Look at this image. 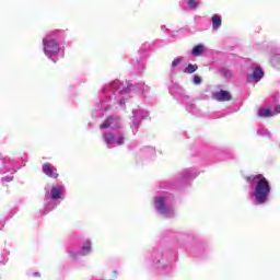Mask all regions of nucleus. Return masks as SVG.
<instances>
[{"instance_id":"1","label":"nucleus","mask_w":280,"mask_h":280,"mask_svg":"<svg viewBox=\"0 0 280 280\" xmlns=\"http://www.w3.org/2000/svg\"><path fill=\"white\" fill-rule=\"evenodd\" d=\"M245 180H247V183L256 182L253 196L257 205H266V202H268V197L270 196V191H272V186H270V182L262 174H257L255 176H247L245 177Z\"/></svg>"},{"instance_id":"2","label":"nucleus","mask_w":280,"mask_h":280,"mask_svg":"<svg viewBox=\"0 0 280 280\" xmlns=\"http://www.w3.org/2000/svg\"><path fill=\"white\" fill-rule=\"evenodd\" d=\"M44 54L51 58V56H56L60 51V44L56 42V39H44Z\"/></svg>"},{"instance_id":"3","label":"nucleus","mask_w":280,"mask_h":280,"mask_svg":"<svg viewBox=\"0 0 280 280\" xmlns=\"http://www.w3.org/2000/svg\"><path fill=\"white\" fill-rule=\"evenodd\" d=\"M121 118L108 116L103 124L100 126V128H103L104 130H107V128H110L113 126V121H116V125H114V129L117 130L121 128V124L119 122Z\"/></svg>"},{"instance_id":"4","label":"nucleus","mask_w":280,"mask_h":280,"mask_svg":"<svg viewBox=\"0 0 280 280\" xmlns=\"http://www.w3.org/2000/svg\"><path fill=\"white\" fill-rule=\"evenodd\" d=\"M213 98L217 100V102H231L233 100V96L231 95V92L220 90L219 92H215L213 94Z\"/></svg>"},{"instance_id":"5","label":"nucleus","mask_w":280,"mask_h":280,"mask_svg":"<svg viewBox=\"0 0 280 280\" xmlns=\"http://www.w3.org/2000/svg\"><path fill=\"white\" fill-rule=\"evenodd\" d=\"M264 78V70L261 68H255L253 73L247 77V82L252 84V82H259Z\"/></svg>"},{"instance_id":"6","label":"nucleus","mask_w":280,"mask_h":280,"mask_svg":"<svg viewBox=\"0 0 280 280\" xmlns=\"http://www.w3.org/2000/svg\"><path fill=\"white\" fill-rule=\"evenodd\" d=\"M43 172L46 176H49V178H58V171L49 163L43 165Z\"/></svg>"},{"instance_id":"7","label":"nucleus","mask_w":280,"mask_h":280,"mask_svg":"<svg viewBox=\"0 0 280 280\" xmlns=\"http://www.w3.org/2000/svg\"><path fill=\"white\" fill-rule=\"evenodd\" d=\"M155 209L160 212V213H167V208L165 207V197H158L155 199Z\"/></svg>"},{"instance_id":"8","label":"nucleus","mask_w":280,"mask_h":280,"mask_svg":"<svg viewBox=\"0 0 280 280\" xmlns=\"http://www.w3.org/2000/svg\"><path fill=\"white\" fill-rule=\"evenodd\" d=\"M65 194V188L62 187H52L50 190V196L52 200H60L62 198V195Z\"/></svg>"},{"instance_id":"9","label":"nucleus","mask_w":280,"mask_h":280,"mask_svg":"<svg viewBox=\"0 0 280 280\" xmlns=\"http://www.w3.org/2000/svg\"><path fill=\"white\" fill-rule=\"evenodd\" d=\"M222 26V18L218 14L212 15V30H220Z\"/></svg>"},{"instance_id":"10","label":"nucleus","mask_w":280,"mask_h":280,"mask_svg":"<svg viewBox=\"0 0 280 280\" xmlns=\"http://www.w3.org/2000/svg\"><path fill=\"white\" fill-rule=\"evenodd\" d=\"M203 51H205V46L203 45H197L192 48L191 56H194L195 58H198V56H202Z\"/></svg>"},{"instance_id":"11","label":"nucleus","mask_w":280,"mask_h":280,"mask_svg":"<svg viewBox=\"0 0 280 280\" xmlns=\"http://www.w3.org/2000/svg\"><path fill=\"white\" fill-rule=\"evenodd\" d=\"M258 117H275V115L272 114V110L268 108H261L258 112Z\"/></svg>"},{"instance_id":"12","label":"nucleus","mask_w":280,"mask_h":280,"mask_svg":"<svg viewBox=\"0 0 280 280\" xmlns=\"http://www.w3.org/2000/svg\"><path fill=\"white\" fill-rule=\"evenodd\" d=\"M187 5L190 8V10H198V7L200 5V0H187Z\"/></svg>"},{"instance_id":"13","label":"nucleus","mask_w":280,"mask_h":280,"mask_svg":"<svg viewBox=\"0 0 280 280\" xmlns=\"http://www.w3.org/2000/svg\"><path fill=\"white\" fill-rule=\"evenodd\" d=\"M195 71H198V65H191L189 63L188 67L185 68L184 73H195Z\"/></svg>"},{"instance_id":"14","label":"nucleus","mask_w":280,"mask_h":280,"mask_svg":"<svg viewBox=\"0 0 280 280\" xmlns=\"http://www.w3.org/2000/svg\"><path fill=\"white\" fill-rule=\"evenodd\" d=\"M103 139L105 140L107 145H110V143H113V141H115V136L113 133H105L103 136Z\"/></svg>"},{"instance_id":"15","label":"nucleus","mask_w":280,"mask_h":280,"mask_svg":"<svg viewBox=\"0 0 280 280\" xmlns=\"http://www.w3.org/2000/svg\"><path fill=\"white\" fill-rule=\"evenodd\" d=\"M83 255H89V253H91V241H86L83 243Z\"/></svg>"},{"instance_id":"16","label":"nucleus","mask_w":280,"mask_h":280,"mask_svg":"<svg viewBox=\"0 0 280 280\" xmlns=\"http://www.w3.org/2000/svg\"><path fill=\"white\" fill-rule=\"evenodd\" d=\"M202 79L200 78V75L196 74L194 77V84H201Z\"/></svg>"},{"instance_id":"17","label":"nucleus","mask_w":280,"mask_h":280,"mask_svg":"<svg viewBox=\"0 0 280 280\" xmlns=\"http://www.w3.org/2000/svg\"><path fill=\"white\" fill-rule=\"evenodd\" d=\"M178 65H180V58L174 59L172 62V67H178Z\"/></svg>"},{"instance_id":"18","label":"nucleus","mask_w":280,"mask_h":280,"mask_svg":"<svg viewBox=\"0 0 280 280\" xmlns=\"http://www.w3.org/2000/svg\"><path fill=\"white\" fill-rule=\"evenodd\" d=\"M273 115H279L280 114V105L276 107V110L272 112Z\"/></svg>"},{"instance_id":"19","label":"nucleus","mask_w":280,"mask_h":280,"mask_svg":"<svg viewBox=\"0 0 280 280\" xmlns=\"http://www.w3.org/2000/svg\"><path fill=\"white\" fill-rule=\"evenodd\" d=\"M118 145H124V137L117 139Z\"/></svg>"},{"instance_id":"20","label":"nucleus","mask_w":280,"mask_h":280,"mask_svg":"<svg viewBox=\"0 0 280 280\" xmlns=\"http://www.w3.org/2000/svg\"><path fill=\"white\" fill-rule=\"evenodd\" d=\"M115 126H117V121H113L112 128H115Z\"/></svg>"},{"instance_id":"21","label":"nucleus","mask_w":280,"mask_h":280,"mask_svg":"<svg viewBox=\"0 0 280 280\" xmlns=\"http://www.w3.org/2000/svg\"><path fill=\"white\" fill-rule=\"evenodd\" d=\"M35 277H40V273H35Z\"/></svg>"},{"instance_id":"22","label":"nucleus","mask_w":280,"mask_h":280,"mask_svg":"<svg viewBox=\"0 0 280 280\" xmlns=\"http://www.w3.org/2000/svg\"><path fill=\"white\" fill-rule=\"evenodd\" d=\"M114 275H117V270H114Z\"/></svg>"}]
</instances>
